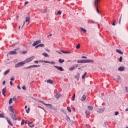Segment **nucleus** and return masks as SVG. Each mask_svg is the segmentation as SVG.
I'll use <instances>...</instances> for the list:
<instances>
[{"label":"nucleus","mask_w":128,"mask_h":128,"mask_svg":"<svg viewBox=\"0 0 128 128\" xmlns=\"http://www.w3.org/2000/svg\"><path fill=\"white\" fill-rule=\"evenodd\" d=\"M56 68H58V70H60V72H64V68H62V67H58V66H54Z\"/></svg>","instance_id":"nucleus-9"},{"label":"nucleus","mask_w":128,"mask_h":128,"mask_svg":"<svg viewBox=\"0 0 128 128\" xmlns=\"http://www.w3.org/2000/svg\"><path fill=\"white\" fill-rule=\"evenodd\" d=\"M86 100V95H84L82 97V99H81V100L82 102H84V100Z\"/></svg>","instance_id":"nucleus-20"},{"label":"nucleus","mask_w":128,"mask_h":128,"mask_svg":"<svg viewBox=\"0 0 128 128\" xmlns=\"http://www.w3.org/2000/svg\"><path fill=\"white\" fill-rule=\"evenodd\" d=\"M38 48H40L39 45H38V46H36V49H38Z\"/></svg>","instance_id":"nucleus-59"},{"label":"nucleus","mask_w":128,"mask_h":128,"mask_svg":"<svg viewBox=\"0 0 128 128\" xmlns=\"http://www.w3.org/2000/svg\"><path fill=\"white\" fill-rule=\"evenodd\" d=\"M8 54H10V56H14V54H18V53L16 51H12L8 53Z\"/></svg>","instance_id":"nucleus-8"},{"label":"nucleus","mask_w":128,"mask_h":128,"mask_svg":"<svg viewBox=\"0 0 128 128\" xmlns=\"http://www.w3.org/2000/svg\"><path fill=\"white\" fill-rule=\"evenodd\" d=\"M42 44V40H40L35 42L32 44V46H38V44Z\"/></svg>","instance_id":"nucleus-4"},{"label":"nucleus","mask_w":128,"mask_h":128,"mask_svg":"<svg viewBox=\"0 0 128 128\" xmlns=\"http://www.w3.org/2000/svg\"><path fill=\"white\" fill-rule=\"evenodd\" d=\"M56 52L58 53V54H62V53H60V52H58V51H56Z\"/></svg>","instance_id":"nucleus-60"},{"label":"nucleus","mask_w":128,"mask_h":128,"mask_svg":"<svg viewBox=\"0 0 128 128\" xmlns=\"http://www.w3.org/2000/svg\"><path fill=\"white\" fill-rule=\"evenodd\" d=\"M3 84H4V85L6 84V81H4V82H3Z\"/></svg>","instance_id":"nucleus-64"},{"label":"nucleus","mask_w":128,"mask_h":128,"mask_svg":"<svg viewBox=\"0 0 128 128\" xmlns=\"http://www.w3.org/2000/svg\"><path fill=\"white\" fill-rule=\"evenodd\" d=\"M12 118H13L14 120H18V118H16V116L14 113L10 114Z\"/></svg>","instance_id":"nucleus-6"},{"label":"nucleus","mask_w":128,"mask_h":128,"mask_svg":"<svg viewBox=\"0 0 128 128\" xmlns=\"http://www.w3.org/2000/svg\"><path fill=\"white\" fill-rule=\"evenodd\" d=\"M9 110H10V112H12V114H14V108H13L12 106H10V108H9Z\"/></svg>","instance_id":"nucleus-18"},{"label":"nucleus","mask_w":128,"mask_h":128,"mask_svg":"<svg viewBox=\"0 0 128 128\" xmlns=\"http://www.w3.org/2000/svg\"><path fill=\"white\" fill-rule=\"evenodd\" d=\"M86 74H88V73L85 72L84 74L82 76V78L83 80H84V78H86Z\"/></svg>","instance_id":"nucleus-29"},{"label":"nucleus","mask_w":128,"mask_h":128,"mask_svg":"<svg viewBox=\"0 0 128 128\" xmlns=\"http://www.w3.org/2000/svg\"><path fill=\"white\" fill-rule=\"evenodd\" d=\"M66 120L68 122H70V118L68 116H66Z\"/></svg>","instance_id":"nucleus-31"},{"label":"nucleus","mask_w":128,"mask_h":128,"mask_svg":"<svg viewBox=\"0 0 128 128\" xmlns=\"http://www.w3.org/2000/svg\"><path fill=\"white\" fill-rule=\"evenodd\" d=\"M30 17H28L26 18V22H28L27 26H28L30 24Z\"/></svg>","instance_id":"nucleus-14"},{"label":"nucleus","mask_w":128,"mask_h":128,"mask_svg":"<svg viewBox=\"0 0 128 128\" xmlns=\"http://www.w3.org/2000/svg\"><path fill=\"white\" fill-rule=\"evenodd\" d=\"M27 114H30V108H28V110H26Z\"/></svg>","instance_id":"nucleus-40"},{"label":"nucleus","mask_w":128,"mask_h":128,"mask_svg":"<svg viewBox=\"0 0 128 128\" xmlns=\"http://www.w3.org/2000/svg\"><path fill=\"white\" fill-rule=\"evenodd\" d=\"M125 70L124 67H120L118 68V70H119V72H124Z\"/></svg>","instance_id":"nucleus-15"},{"label":"nucleus","mask_w":128,"mask_h":128,"mask_svg":"<svg viewBox=\"0 0 128 128\" xmlns=\"http://www.w3.org/2000/svg\"><path fill=\"white\" fill-rule=\"evenodd\" d=\"M67 110H68V112H71L72 110L70 109V108L68 107Z\"/></svg>","instance_id":"nucleus-41"},{"label":"nucleus","mask_w":128,"mask_h":128,"mask_svg":"<svg viewBox=\"0 0 128 128\" xmlns=\"http://www.w3.org/2000/svg\"><path fill=\"white\" fill-rule=\"evenodd\" d=\"M6 88H5L2 90V94L4 96L6 97Z\"/></svg>","instance_id":"nucleus-11"},{"label":"nucleus","mask_w":128,"mask_h":128,"mask_svg":"<svg viewBox=\"0 0 128 128\" xmlns=\"http://www.w3.org/2000/svg\"><path fill=\"white\" fill-rule=\"evenodd\" d=\"M59 62H60V64H64V60L60 59Z\"/></svg>","instance_id":"nucleus-27"},{"label":"nucleus","mask_w":128,"mask_h":128,"mask_svg":"<svg viewBox=\"0 0 128 128\" xmlns=\"http://www.w3.org/2000/svg\"><path fill=\"white\" fill-rule=\"evenodd\" d=\"M112 26H116V22H114L112 24Z\"/></svg>","instance_id":"nucleus-54"},{"label":"nucleus","mask_w":128,"mask_h":128,"mask_svg":"<svg viewBox=\"0 0 128 128\" xmlns=\"http://www.w3.org/2000/svg\"><path fill=\"white\" fill-rule=\"evenodd\" d=\"M120 62H122V57H120Z\"/></svg>","instance_id":"nucleus-47"},{"label":"nucleus","mask_w":128,"mask_h":128,"mask_svg":"<svg viewBox=\"0 0 128 128\" xmlns=\"http://www.w3.org/2000/svg\"><path fill=\"white\" fill-rule=\"evenodd\" d=\"M60 52H62V54H70L72 52H64V51H60Z\"/></svg>","instance_id":"nucleus-22"},{"label":"nucleus","mask_w":128,"mask_h":128,"mask_svg":"<svg viewBox=\"0 0 128 128\" xmlns=\"http://www.w3.org/2000/svg\"><path fill=\"white\" fill-rule=\"evenodd\" d=\"M82 58H88V57H86V56H82Z\"/></svg>","instance_id":"nucleus-58"},{"label":"nucleus","mask_w":128,"mask_h":128,"mask_svg":"<svg viewBox=\"0 0 128 128\" xmlns=\"http://www.w3.org/2000/svg\"><path fill=\"white\" fill-rule=\"evenodd\" d=\"M28 124L30 128H34V124H33L32 122H29Z\"/></svg>","instance_id":"nucleus-23"},{"label":"nucleus","mask_w":128,"mask_h":128,"mask_svg":"<svg viewBox=\"0 0 128 128\" xmlns=\"http://www.w3.org/2000/svg\"><path fill=\"white\" fill-rule=\"evenodd\" d=\"M122 14H121V16H120V21H119V24H120L121 22H122Z\"/></svg>","instance_id":"nucleus-37"},{"label":"nucleus","mask_w":128,"mask_h":128,"mask_svg":"<svg viewBox=\"0 0 128 128\" xmlns=\"http://www.w3.org/2000/svg\"><path fill=\"white\" fill-rule=\"evenodd\" d=\"M50 36H52V34H50V36H48V38H50Z\"/></svg>","instance_id":"nucleus-61"},{"label":"nucleus","mask_w":128,"mask_h":128,"mask_svg":"<svg viewBox=\"0 0 128 128\" xmlns=\"http://www.w3.org/2000/svg\"><path fill=\"white\" fill-rule=\"evenodd\" d=\"M24 64H26V62H24V61L20 62L16 64L15 68H20L21 66H24Z\"/></svg>","instance_id":"nucleus-2"},{"label":"nucleus","mask_w":128,"mask_h":128,"mask_svg":"<svg viewBox=\"0 0 128 128\" xmlns=\"http://www.w3.org/2000/svg\"><path fill=\"white\" fill-rule=\"evenodd\" d=\"M18 90H22V88H20V86H18Z\"/></svg>","instance_id":"nucleus-56"},{"label":"nucleus","mask_w":128,"mask_h":128,"mask_svg":"<svg viewBox=\"0 0 128 128\" xmlns=\"http://www.w3.org/2000/svg\"><path fill=\"white\" fill-rule=\"evenodd\" d=\"M6 120L8 124H9L11 126H14V124H12V121H10V120L8 118H7Z\"/></svg>","instance_id":"nucleus-13"},{"label":"nucleus","mask_w":128,"mask_h":128,"mask_svg":"<svg viewBox=\"0 0 128 128\" xmlns=\"http://www.w3.org/2000/svg\"><path fill=\"white\" fill-rule=\"evenodd\" d=\"M11 80L12 81H14V77H12V78H11Z\"/></svg>","instance_id":"nucleus-55"},{"label":"nucleus","mask_w":128,"mask_h":128,"mask_svg":"<svg viewBox=\"0 0 128 128\" xmlns=\"http://www.w3.org/2000/svg\"><path fill=\"white\" fill-rule=\"evenodd\" d=\"M76 50H80V44H78L76 47Z\"/></svg>","instance_id":"nucleus-36"},{"label":"nucleus","mask_w":128,"mask_h":128,"mask_svg":"<svg viewBox=\"0 0 128 128\" xmlns=\"http://www.w3.org/2000/svg\"><path fill=\"white\" fill-rule=\"evenodd\" d=\"M46 82V81H45ZM47 82L48 84H54V81H52V80H47Z\"/></svg>","instance_id":"nucleus-17"},{"label":"nucleus","mask_w":128,"mask_h":128,"mask_svg":"<svg viewBox=\"0 0 128 128\" xmlns=\"http://www.w3.org/2000/svg\"><path fill=\"white\" fill-rule=\"evenodd\" d=\"M94 60H86V64H94Z\"/></svg>","instance_id":"nucleus-12"},{"label":"nucleus","mask_w":128,"mask_h":128,"mask_svg":"<svg viewBox=\"0 0 128 128\" xmlns=\"http://www.w3.org/2000/svg\"><path fill=\"white\" fill-rule=\"evenodd\" d=\"M116 82H120V77L118 76L116 79Z\"/></svg>","instance_id":"nucleus-28"},{"label":"nucleus","mask_w":128,"mask_h":128,"mask_svg":"<svg viewBox=\"0 0 128 128\" xmlns=\"http://www.w3.org/2000/svg\"><path fill=\"white\" fill-rule=\"evenodd\" d=\"M39 48H44V44H39Z\"/></svg>","instance_id":"nucleus-38"},{"label":"nucleus","mask_w":128,"mask_h":128,"mask_svg":"<svg viewBox=\"0 0 128 128\" xmlns=\"http://www.w3.org/2000/svg\"><path fill=\"white\" fill-rule=\"evenodd\" d=\"M6 118V116H4V114H0V118Z\"/></svg>","instance_id":"nucleus-30"},{"label":"nucleus","mask_w":128,"mask_h":128,"mask_svg":"<svg viewBox=\"0 0 128 128\" xmlns=\"http://www.w3.org/2000/svg\"><path fill=\"white\" fill-rule=\"evenodd\" d=\"M62 12L60 11H58V14L59 15V16H60L62 14Z\"/></svg>","instance_id":"nucleus-49"},{"label":"nucleus","mask_w":128,"mask_h":128,"mask_svg":"<svg viewBox=\"0 0 128 128\" xmlns=\"http://www.w3.org/2000/svg\"><path fill=\"white\" fill-rule=\"evenodd\" d=\"M22 90H26V86L22 87Z\"/></svg>","instance_id":"nucleus-50"},{"label":"nucleus","mask_w":128,"mask_h":128,"mask_svg":"<svg viewBox=\"0 0 128 128\" xmlns=\"http://www.w3.org/2000/svg\"><path fill=\"white\" fill-rule=\"evenodd\" d=\"M118 114H119L118 112H116L115 114V116H118Z\"/></svg>","instance_id":"nucleus-53"},{"label":"nucleus","mask_w":128,"mask_h":128,"mask_svg":"<svg viewBox=\"0 0 128 128\" xmlns=\"http://www.w3.org/2000/svg\"><path fill=\"white\" fill-rule=\"evenodd\" d=\"M72 100H73V102H74V100H76V94H74L72 96Z\"/></svg>","instance_id":"nucleus-34"},{"label":"nucleus","mask_w":128,"mask_h":128,"mask_svg":"<svg viewBox=\"0 0 128 128\" xmlns=\"http://www.w3.org/2000/svg\"><path fill=\"white\" fill-rule=\"evenodd\" d=\"M39 108H42V110H44L46 112V110L44 109V108H42V107L38 106Z\"/></svg>","instance_id":"nucleus-57"},{"label":"nucleus","mask_w":128,"mask_h":128,"mask_svg":"<svg viewBox=\"0 0 128 128\" xmlns=\"http://www.w3.org/2000/svg\"><path fill=\"white\" fill-rule=\"evenodd\" d=\"M32 68V66H30L29 67H26V68H24V70H28L30 68Z\"/></svg>","instance_id":"nucleus-39"},{"label":"nucleus","mask_w":128,"mask_h":128,"mask_svg":"<svg viewBox=\"0 0 128 128\" xmlns=\"http://www.w3.org/2000/svg\"><path fill=\"white\" fill-rule=\"evenodd\" d=\"M32 68H40V66L34 65L32 66Z\"/></svg>","instance_id":"nucleus-35"},{"label":"nucleus","mask_w":128,"mask_h":128,"mask_svg":"<svg viewBox=\"0 0 128 128\" xmlns=\"http://www.w3.org/2000/svg\"><path fill=\"white\" fill-rule=\"evenodd\" d=\"M60 96H62V95H60V94H57L56 97L57 100H58V98H60Z\"/></svg>","instance_id":"nucleus-26"},{"label":"nucleus","mask_w":128,"mask_h":128,"mask_svg":"<svg viewBox=\"0 0 128 128\" xmlns=\"http://www.w3.org/2000/svg\"><path fill=\"white\" fill-rule=\"evenodd\" d=\"M38 62H42V61H40V62H38V60H36V61L34 62V63H35V64H38Z\"/></svg>","instance_id":"nucleus-42"},{"label":"nucleus","mask_w":128,"mask_h":128,"mask_svg":"<svg viewBox=\"0 0 128 128\" xmlns=\"http://www.w3.org/2000/svg\"><path fill=\"white\" fill-rule=\"evenodd\" d=\"M40 102H41V104H44V106H52V105L50 104H46L42 101H40Z\"/></svg>","instance_id":"nucleus-16"},{"label":"nucleus","mask_w":128,"mask_h":128,"mask_svg":"<svg viewBox=\"0 0 128 128\" xmlns=\"http://www.w3.org/2000/svg\"><path fill=\"white\" fill-rule=\"evenodd\" d=\"M35 57L34 56H32L30 58H29L26 59L24 62H26V64H28V62H32L34 60Z\"/></svg>","instance_id":"nucleus-3"},{"label":"nucleus","mask_w":128,"mask_h":128,"mask_svg":"<svg viewBox=\"0 0 128 128\" xmlns=\"http://www.w3.org/2000/svg\"><path fill=\"white\" fill-rule=\"evenodd\" d=\"M10 70H7L4 73V76H8V74H10Z\"/></svg>","instance_id":"nucleus-21"},{"label":"nucleus","mask_w":128,"mask_h":128,"mask_svg":"<svg viewBox=\"0 0 128 128\" xmlns=\"http://www.w3.org/2000/svg\"><path fill=\"white\" fill-rule=\"evenodd\" d=\"M100 2V0H96L94 2V6L96 8V12H98V14H100V10H98V2Z\"/></svg>","instance_id":"nucleus-1"},{"label":"nucleus","mask_w":128,"mask_h":128,"mask_svg":"<svg viewBox=\"0 0 128 128\" xmlns=\"http://www.w3.org/2000/svg\"><path fill=\"white\" fill-rule=\"evenodd\" d=\"M25 4H28V2H26Z\"/></svg>","instance_id":"nucleus-63"},{"label":"nucleus","mask_w":128,"mask_h":128,"mask_svg":"<svg viewBox=\"0 0 128 128\" xmlns=\"http://www.w3.org/2000/svg\"><path fill=\"white\" fill-rule=\"evenodd\" d=\"M82 30V32H86V30L85 29H84L83 28H81Z\"/></svg>","instance_id":"nucleus-45"},{"label":"nucleus","mask_w":128,"mask_h":128,"mask_svg":"<svg viewBox=\"0 0 128 128\" xmlns=\"http://www.w3.org/2000/svg\"><path fill=\"white\" fill-rule=\"evenodd\" d=\"M22 126H24V120H22V124H21Z\"/></svg>","instance_id":"nucleus-51"},{"label":"nucleus","mask_w":128,"mask_h":128,"mask_svg":"<svg viewBox=\"0 0 128 128\" xmlns=\"http://www.w3.org/2000/svg\"><path fill=\"white\" fill-rule=\"evenodd\" d=\"M80 76V73H78L77 76H76L75 77L76 78H78Z\"/></svg>","instance_id":"nucleus-43"},{"label":"nucleus","mask_w":128,"mask_h":128,"mask_svg":"<svg viewBox=\"0 0 128 128\" xmlns=\"http://www.w3.org/2000/svg\"><path fill=\"white\" fill-rule=\"evenodd\" d=\"M88 110H94V108H92V106H89L88 107Z\"/></svg>","instance_id":"nucleus-32"},{"label":"nucleus","mask_w":128,"mask_h":128,"mask_svg":"<svg viewBox=\"0 0 128 128\" xmlns=\"http://www.w3.org/2000/svg\"><path fill=\"white\" fill-rule=\"evenodd\" d=\"M12 84H13V83H12V82H10V86H12Z\"/></svg>","instance_id":"nucleus-62"},{"label":"nucleus","mask_w":128,"mask_h":128,"mask_svg":"<svg viewBox=\"0 0 128 128\" xmlns=\"http://www.w3.org/2000/svg\"><path fill=\"white\" fill-rule=\"evenodd\" d=\"M116 52H118V54H124V52H122V51L118 50H116Z\"/></svg>","instance_id":"nucleus-25"},{"label":"nucleus","mask_w":128,"mask_h":128,"mask_svg":"<svg viewBox=\"0 0 128 128\" xmlns=\"http://www.w3.org/2000/svg\"><path fill=\"white\" fill-rule=\"evenodd\" d=\"M42 56H44L45 58H50V56L48 55V54L46 53H43Z\"/></svg>","instance_id":"nucleus-24"},{"label":"nucleus","mask_w":128,"mask_h":128,"mask_svg":"<svg viewBox=\"0 0 128 128\" xmlns=\"http://www.w3.org/2000/svg\"><path fill=\"white\" fill-rule=\"evenodd\" d=\"M104 108L99 109L98 112L102 114L104 112Z\"/></svg>","instance_id":"nucleus-19"},{"label":"nucleus","mask_w":128,"mask_h":128,"mask_svg":"<svg viewBox=\"0 0 128 128\" xmlns=\"http://www.w3.org/2000/svg\"><path fill=\"white\" fill-rule=\"evenodd\" d=\"M14 100V99L10 98L9 101V104H12V101Z\"/></svg>","instance_id":"nucleus-33"},{"label":"nucleus","mask_w":128,"mask_h":128,"mask_svg":"<svg viewBox=\"0 0 128 128\" xmlns=\"http://www.w3.org/2000/svg\"><path fill=\"white\" fill-rule=\"evenodd\" d=\"M126 92H128V87H126Z\"/></svg>","instance_id":"nucleus-52"},{"label":"nucleus","mask_w":128,"mask_h":128,"mask_svg":"<svg viewBox=\"0 0 128 128\" xmlns=\"http://www.w3.org/2000/svg\"><path fill=\"white\" fill-rule=\"evenodd\" d=\"M13 100H14V102H17L18 98H16V97H14Z\"/></svg>","instance_id":"nucleus-44"},{"label":"nucleus","mask_w":128,"mask_h":128,"mask_svg":"<svg viewBox=\"0 0 128 128\" xmlns=\"http://www.w3.org/2000/svg\"><path fill=\"white\" fill-rule=\"evenodd\" d=\"M28 54V51H24L22 52L23 54Z\"/></svg>","instance_id":"nucleus-46"},{"label":"nucleus","mask_w":128,"mask_h":128,"mask_svg":"<svg viewBox=\"0 0 128 128\" xmlns=\"http://www.w3.org/2000/svg\"><path fill=\"white\" fill-rule=\"evenodd\" d=\"M86 114L88 115V114H90V112L88 111H86Z\"/></svg>","instance_id":"nucleus-48"},{"label":"nucleus","mask_w":128,"mask_h":128,"mask_svg":"<svg viewBox=\"0 0 128 128\" xmlns=\"http://www.w3.org/2000/svg\"><path fill=\"white\" fill-rule=\"evenodd\" d=\"M42 62H44L45 64H56V62H48V61H42Z\"/></svg>","instance_id":"nucleus-7"},{"label":"nucleus","mask_w":128,"mask_h":128,"mask_svg":"<svg viewBox=\"0 0 128 128\" xmlns=\"http://www.w3.org/2000/svg\"><path fill=\"white\" fill-rule=\"evenodd\" d=\"M78 64H86V60H78Z\"/></svg>","instance_id":"nucleus-10"},{"label":"nucleus","mask_w":128,"mask_h":128,"mask_svg":"<svg viewBox=\"0 0 128 128\" xmlns=\"http://www.w3.org/2000/svg\"><path fill=\"white\" fill-rule=\"evenodd\" d=\"M78 68V64H76V65L70 68L69 70L70 71H72V70H74Z\"/></svg>","instance_id":"nucleus-5"}]
</instances>
